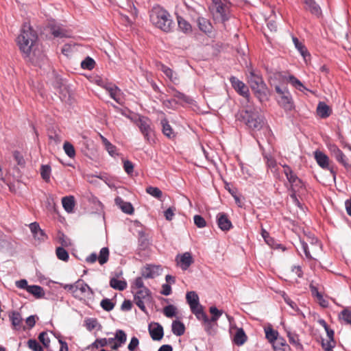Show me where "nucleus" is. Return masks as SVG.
I'll return each mask as SVG.
<instances>
[{"instance_id":"nucleus-1","label":"nucleus","mask_w":351,"mask_h":351,"mask_svg":"<svg viewBox=\"0 0 351 351\" xmlns=\"http://www.w3.org/2000/svg\"><path fill=\"white\" fill-rule=\"evenodd\" d=\"M149 20L153 25L164 32H170L174 27L169 12L160 5H154L149 10Z\"/></svg>"},{"instance_id":"nucleus-2","label":"nucleus","mask_w":351,"mask_h":351,"mask_svg":"<svg viewBox=\"0 0 351 351\" xmlns=\"http://www.w3.org/2000/svg\"><path fill=\"white\" fill-rule=\"evenodd\" d=\"M237 119L253 131L261 130L266 124L265 119L258 109L251 106L240 111L237 115Z\"/></svg>"},{"instance_id":"nucleus-3","label":"nucleus","mask_w":351,"mask_h":351,"mask_svg":"<svg viewBox=\"0 0 351 351\" xmlns=\"http://www.w3.org/2000/svg\"><path fill=\"white\" fill-rule=\"evenodd\" d=\"M38 40L36 32L29 25H24L17 37V44L25 58L29 56Z\"/></svg>"},{"instance_id":"nucleus-4","label":"nucleus","mask_w":351,"mask_h":351,"mask_svg":"<svg viewBox=\"0 0 351 351\" xmlns=\"http://www.w3.org/2000/svg\"><path fill=\"white\" fill-rule=\"evenodd\" d=\"M247 78L251 88L259 97H265L267 95L266 84L259 75L256 74L254 71L251 70Z\"/></svg>"},{"instance_id":"nucleus-5","label":"nucleus","mask_w":351,"mask_h":351,"mask_svg":"<svg viewBox=\"0 0 351 351\" xmlns=\"http://www.w3.org/2000/svg\"><path fill=\"white\" fill-rule=\"evenodd\" d=\"M137 125L146 141L149 143H154V130L151 126V121L145 117H140Z\"/></svg>"},{"instance_id":"nucleus-6","label":"nucleus","mask_w":351,"mask_h":351,"mask_svg":"<svg viewBox=\"0 0 351 351\" xmlns=\"http://www.w3.org/2000/svg\"><path fill=\"white\" fill-rule=\"evenodd\" d=\"M315 159L318 165L323 169H328L332 175L333 180L336 179V168L334 165H330L329 163V158L324 152L316 150L314 152Z\"/></svg>"},{"instance_id":"nucleus-7","label":"nucleus","mask_w":351,"mask_h":351,"mask_svg":"<svg viewBox=\"0 0 351 351\" xmlns=\"http://www.w3.org/2000/svg\"><path fill=\"white\" fill-rule=\"evenodd\" d=\"M276 93L280 95L279 104L285 110H291L293 108L292 97L287 88H282L278 86L275 87Z\"/></svg>"},{"instance_id":"nucleus-8","label":"nucleus","mask_w":351,"mask_h":351,"mask_svg":"<svg viewBox=\"0 0 351 351\" xmlns=\"http://www.w3.org/2000/svg\"><path fill=\"white\" fill-rule=\"evenodd\" d=\"M150 291L147 288L137 290L134 292V301L138 308L143 312H146L145 304L151 300Z\"/></svg>"},{"instance_id":"nucleus-9","label":"nucleus","mask_w":351,"mask_h":351,"mask_svg":"<svg viewBox=\"0 0 351 351\" xmlns=\"http://www.w3.org/2000/svg\"><path fill=\"white\" fill-rule=\"evenodd\" d=\"M215 10L222 21H226L229 18L230 2L228 0H218L215 1Z\"/></svg>"},{"instance_id":"nucleus-10","label":"nucleus","mask_w":351,"mask_h":351,"mask_svg":"<svg viewBox=\"0 0 351 351\" xmlns=\"http://www.w3.org/2000/svg\"><path fill=\"white\" fill-rule=\"evenodd\" d=\"M328 148L331 156L334 157L339 163L342 165L346 169L350 167L347 157L335 144H329Z\"/></svg>"},{"instance_id":"nucleus-11","label":"nucleus","mask_w":351,"mask_h":351,"mask_svg":"<svg viewBox=\"0 0 351 351\" xmlns=\"http://www.w3.org/2000/svg\"><path fill=\"white\" fill-rule=\"evenodd\" d=\"M230 83L234 90L241 96L248 99L250 97L249 89L247 86L241 80L236 77H231L230 79Z\"/></svg>"},{"instance_id":"nucleus-12","label":"nucleus","mask_w":351,"mask_h":351,"mask_svg":"<svg viewBox=\"0 0 351 351\" xmlns=\"http://www.w3.org/2000/svg\"><path fill=\"white\" fill-rule=\"evenodd\" d=\"M217 223L219 228L222 231L226 232L232 228V223L229 219L227 214L224 213H219L216 217Z\"/></svg>"},{"instance_id":"nucleus-13","label":"nucleus","mask_w":351,"mask_h":351,"mask_svg":"<svg viewBox=\"0 0 351 351\" xmlns=\"http://www.w3.org/2000/svg\"><path fill=\"white\" fill-rule=\"evenodd\" d=\"M176 261L182 270H186L193 263V259L190 252L178 254L176 256Z\"/></svg>"},{"instance_id":"nucleus-14","label":"nucleus","mask_w":351,"mask_h":351,"mask_svg":"<svg viewBox=\"0 0 351 351\" xmlns=\"http://www.w3.org/2000/svg\"><path fill=\"white\" fill-rule=\"evenodd\" d=\"M149 332L152 339L154 341L160 340L164 335L163 328L158 323H154L149 325Z\"/></svg>"},{"instance_id":"nucleus-15","label":"nucleus","mask_w":351,"mask_h":351,"mask_svg":"<svg viewBox=\"0 0 351 351\" xmlns=\"http://www.w3.org/2000/svg\"><path fill=\"white\" fill-rule=\"evenodd\" d=\"M162 269L159 265H148L142 270V276L145 278H154L158 276Z\"/></svg>"},{"instance_id":"nucleus-16","label":"nucleus","mask_w":351,"mask_h":351,"mask_svg":"<svg viewBox=\"0 0 351 351\" xmlns=\"http://www.w3.org/2000/svg\"><path fill=\"white\" fill-rule=\"evenodd\" d=\"M160 70L166 75V77L174 84L179 83V77L171 68L165 64L160 65Z\"/></svg>"},{"instance_id":"nucleus-17","label":"nucleus","mask_w":351,"mask_h":351,"mask_svg":"<svg viewBox=\"0 0 351 351\" xmlns=\"http://www.w3.org/2000/svg\"><path fill=\"white\" fill-rule=\"evenodd\" d=\"M304 3L306 5L305 9L311 14L317 16H319L322 14L321 8L315 0H304Z\"/></svg>"},{"instance_id":"nucleus-18","label":"nucleus","mask_w":351,"mask_h":351,"mask_svg":"<svg viewBox=\"0 0 351 351\" xmlns=\"http://www.w3.org/2000/svg\"><path fill=\"white\" fill-rule=\"evenodd\" d=\"M332 113V110L323 101L319 102L317 107V115L322 118L325 119L330 116Z\"/></svg>"},{"instance_id":"nucleus-19","label":"nucleus","mask_w":351,"mask_h":351,"mask_svg":"<svg viewBox=\"0 0 351 351\" xmlns=\"http://www.w3.org/2000/svg\"><path fill=\"white\" fill-rule=\"evenodd\" d=\"M115 202L125 213L130 215L133 213L134 208L131 203L124 202L120 197L115 198Z\"/></svg>"},{"instance_id":"nucleus-20","label":"nucleus","mask_w":351,"mask_h":351,"mask_svg":"<svg viewBox=\"0 0 351 351\" xmlns=\"http://www.w3.org/2000/svg\"><path fill=\"white\" fill-rule=\"evenodd\" d=\"M12 325L16 330H19L21 327L22 317L19 312L13 311L9 315Z\"/></svg>"},{"instance_id":"nucleus-21","label":"nucleus","mask_w":351,"mask_h":351,"mask_svg":"<svg viewBox=\"0 0 351 351\" xmlns=\"http://www.w3.org/2000/svg\"><path fill=\"white\" fill-rule=\"evenodd\" d=\"M77 291L84 295L90 296L93 294L92 289L85 283L82 280L79 279L77 280Z\"/></svg>"},{"instance_id":"nucleus-22","label":"nucleus","mask_w":351,"mask_h":351,"mask_svg":"<svg viewBox=\"0 0 351 351\" xmlns=\"http://www.w3.org/2000/svg\"><path fill=\"white\" fill-rule=\"evenodd\" d=\"M100 138L102 141L103 145L105 147V149L108 152V154L114 157L118 155L117 152V147L113 145L106 137L100 134Z\"/></svg>"},{"instance_id":"nucleus-23","label":"nucleus","mask_w":351,"mask_h":351,"mask_svg":"<svg viewBox=\"0 0 351 351\" xmlns=\"http://www.w3.org/2000/svg\"><path fill=\"white\" fill-rule=\"evenodd\" d=\"M197 25L199 29L206 33H210L212 30V25L208 20L203 17H199L197 19Z\"/></svg>"},{"instance_id":"nucleus-24","label":"nucleus","mask_w":351,"mask_h":351,"mask_svg":"<svg viewBox=\"0 0 351 351\" xmlns=\"http://www.w3.org/2000/svg\"><path fill=\"white\" fill-rule=\"evenodd\" d=\"M172 332L176 336H181L185 332L184 324L180 321L175 320L171 325Z\"/></svg>"},{"instance_id":"nucleus-25","label":"nucleus","mask_w":351,"mask_h":351,"mask_svg":"<svg viewBox=\"0 0 351 351\" xmlns=\"http://www.w3.org/2000/svg\"><path fill=\"white\" fill-rule=\"evenodd\" d=\"M62 206L64 210L71 213L73 211L75 206V199L73 196H66L62 199Z\"/></svg>"},{"instance_id":"nucleus-26","label":"nucleus","mask_w":351,"mask_h":351,"mask_svg":"<svg viewBox=\"0 0 351 351\" xmlns=\"http://www.w3.org/2000/svg\"><path fill=\"white\" fill-rule=\"evenodd\" d=\"M178 24L179 29L185 34H189L192 32V27L191 24L186 21L183 17L178 16Z\"/></svg>"},{"instance_id":"nucleus-27","label":"nucleus","mask_w":351,"mask_h":351,"mask_svg":"<svg viewBox=\"0 0 351 351\" xmlns=\"http://www.w3.org/2000/svg\"><path fill=\"white\" fill-rule=\"evenodd\" d=\"M284 168V173L287 177L290 184L293 182H298L299 178L296 176V174L292 171L291 167L287 165H282Z\"/></svg>"},{"instance_id":"nucleus-28","label":"nucleus","mask_w":351,"mask_h":351,"mask_svg":"<svg viewBox=\"0 0 351 351\" xmlns=\"http://www.w3.org/2000/svg\"><path fill=\"white\" fill-rule=\"evenodd\" d=\"M293 42L295 48L300 52V53L302 56L304 60H306V58L310 56L309 53L308 52L306 47L300 42V40L296 37H293Z\"/></svg>"},{"instance_id":"nucleus-29","label":"nucleus","mask_w":351,"mask_h":351,"mask_svg":"<svg viewBox=\"0 0 351 351\" xmlns=\"http://www.w3.org/2000/svg\"><path fill=\"white\" fill-rule=\"evenodd\" d=\"M110 286L114 289L123 291L127 288V282L125 280L111 278L110 280Z\"/></svg>"},{"instance_id":"nucleus-30","label":"nucleus","mask_w":351,"mask_h":351,"mask_svg":"<svg viewBox=\"0 0 351 351\" xmlns=\"http://www.w3.org/2000/svg\"><path fill=\"white\" fill-rule=\"evenodd\" d=\"M161 125L162 126V133L169 138H173L176 136L173 129L171 125L169 124L168 121L166 119H163L161 120Z\"/></svg>"},{"instance_id":"nucleus-31","label":"nucleus","mask_w":351,"mask_h":351,"mask_svg":"<svg viewBox=\"0 0 351 351\" xmlns=\"http://www.w3.org/2000/svg\"><path fill=\"white\" fill-rule=\"evenodd\" d=\"M247 341V336L243 328H238L234 337V342L237 346H242Z\"/></svg>"},{"instance_id":"nucleus-32","label":"nucleus","mask_w":351,"mask_h":351,"mask_svg":"<svg viewBox=\"0 0 351 351\" xmlns=\"http://www.w3.org/2000/svg\"><path fill=\"white\" fill-rule=\"evenodd\" d=\"M51 32L54 37L63 38L66 36L64 29L58 25H51Z\"/></svg>"},{"instance_id":"nucleus-33","label":"nucleus","mask_w":351,"mask_h":351,"mask_svg":"<svg viewBox=\"0 0 351 351\" xmlns=\"http://www.w3.org/2000/svg\"><path fill=\"white\" fill-rule=\"evenodd\" d=\"M27 291L37 298H40L45 295L43 287L38 285H30L27 287Z\"/></svg>"},{"instance_id":"nucleus-34","label":"nucleus","mask_w":351,"mask_h":351,"mask_svg":"<svg viewBox=\"0 0 351 351\" xmlns=\"http://www.w3.org/2000/svg\"><path fill=\"white\" fill-rule=\"evenodd\" d=\"M186 299L190 308H193V305L199 304V296L195 291L187 292Z\"/></svg>"},{"instance_id":"nucleus-35","label":"nucleus","mask_w":351,"mask_h":351,"mask_svg":"<svg viewBox=\"0 0 351 351\" xmlns=\"http://www.w3.org/2000/svg\"><path fill=\"white\" fill-rule=\"evenodd\" d=\"M201 320L204 322V329L206 332L209 335L213 334L215 332L216 327L217 326V324L210 321L207 315H206V318H203Z\"/></svg>"},{"instance_id":"nucleus-36","label":"nucleus","mask_w":351,"mask_h":351,"mask_svg":"<svg viewBox=\"0 0 351 351\" xmlns=\"http://www.w3.org/2000/svg\"><path fill=\"white\" fill-rule=\"evenodd\" d=\"M289 341L291 344L294 346L298 350H302L303 346L300 343L298 335L289 332L287 333Z\"/></svg>"},{"instance_id":"nucleus-37","label":"nucleus","mask_w":351,"mask_h":351,"mask_svg":"<svg viewBox=\"0 0 351 351\" xmlns=\"http://www.w3.org/2000/svg\"><path fill=\"white\" fill-rule=\"evenodd\" d=\"M209 312L212 315L210 318H208L210 321L217 323L219 317L223 315V311L219 310L216 306H212L209 308Z\"/></svg>"},{"instance_id":"nucleus-38","label":"nucleus","mask_w":351,"mask_h":351,"mask_svg":"<svg viewBox=\"0 0 351 351\" xmlns=\"http://www.w3.org/2000/svg\"><path fill=\"white\" fill-rule=\"evenodd\" d=\"M60 285L61 287H62L64 289L70 291L72 293L73 297L75 298H80V295L77 294V281L73 284H63L60 283Z\"/></svg>"},{"instance_id":"nucleus-39","label":"nucleus","mask_w":351,"mask_h":351,"mask_svg":"<svg viewBox=\"0 0 351 351\" xmlns=\"http://www.w3.org/2000/svg\"><path fill=\"white\" fill-rule=\"evenodd\" d=\"M191 312L196 316L197 319L201 320L203 318H206L207 315L203 311L202 306L199 304L193 305V308H191Z\"/></svg>"},{"instance_id":"nucleus-40","label":"nucleus","mask_w":351,"mask_h":351,"mask_svg":"<svg viewBox=\"0 0 351 351\" xmlns=\"http://www.w3.org/2000/svg\"><path fill=\"white\" fill-rule=\"evenodd\" d=\"M110 97L113 99L118 104H121V90L117 86H114L113 88L110 89L108 92Z\"/></svg>"},{"instance_id":"nucleus-41","label":"nucleus","mask_w":351,"mask_h":351,"mask_svg":"<svg viewBox=\"0 0 351 351\" xmlns=\"http://www.w3.org/2000/svg\"><path fill=\"white\" fill-rule=\"evenodd\" d=\"M56 254L59 260L68 261L69 255L68 252L63 247H58L56 250Z\"/></svg>"},{"instance_id":"nucleus-42","label":"nucleus","mask_w":351,"mask_h":351,"mask_svg":"<svg viewBox=\"0 0 351 351\" xmlns=\"http://www.w3.org/2000/svg\"><path fill=\"white\" fill-rule=\"evenodd\" d=\"M109 258V250L108 247H103L101 249L99 255L98 256V261L101 265L107 263Z\"/></svg>"},{"instance_id":"nucleus-43","label":"nucleus","mask_w":351,"mask_h":351,"mask_svg":"<svg viewBox=\"0 0 351 351\" xmlns=\"http://www.w3.org/2000/svg\"><path fill=\"white\" fill-rule=\"evenodd\" d=\"M288 81L291 84H292L295 88H296L300 91L306 90V88L304 87L302 83L293 75H289Z\"/></svg>"},{"instance_id":"nucleus-44","label":"nucleus","mask_w":351,"mask_h":351,"mask_svg":"<svg viewBox=\"0 0 351 351\" xmlns=\"http://www.w3.org/2000/svg\"><path fill=\"white\" fill-rule=\"evenodd\" d=\"M51 167L49 165H42L40 167V174L42 178L46 181L49 182L50 180V176H51Z\"/></svg>"},{"instance_id":"nucleus-45","label":"nucleus","mask_w":351,"mask_h":351,"mask_svg":"<svg viewBox=\"0 0 351 351\" xmlns=\"http://www.w3.org/2000/svg\"><path fill=\"white\" fill-rule=\"evenodd\" d=\"M168 92L174 97L180 100L186 101L187 97L182 93L176 90L173 86H169Z\"/></svg>"},{"instance_id":"nucleus-46","label":"nucleus","mask_w":351,"mask_h":351,"mask_svg":"<svg viewBox=\"0 0 351 351\" xmlns=\"http://www.w3.org/2000/svg\"><path fill=\"white\" fill-rule=\"evenodd\" d=\"M63 149L65 154L71 158H73L75 156V151L73 145L69 142H65L63 145Z\"/></svg>"},{"instance_id":"nucleus-47","label":"nucleus","mask_w":351,"mask_h":351,"mask_svg":"<svg viewBox=\"0 0 351 351\" xmlns=\"http://www.w3.org/2000/svg\"><path fill=\"white\" fill-rule=\"evenodd\" d=\"M177 308L173 304H169L164 307L163 313L164 315L169 318H171L176 315Z\"/></svg>"},{"instance_id":"nucleus-48","label":"nucleus","mask_w":351,"mask_h":351,"mask_svg":"<svg viewBox=\"0 0 351 351\" xmlns=\"http://www.w3.org/2000/svg\"><path fill=\"white\" fill-rule=\"evenodd\" d=\"M265 336L269 342L274 343L278 336V332L271 328H268L265 329Z\"/></svg>"},{"instance_id":"nucleus-49","label":"nucleus","mask_w":351,"mask_h":351,"mask_svg":"<svg viewBox=\"0 0 351 351\" xmlns=\"http://www.w3.org/2000/svg\"><path fill=\"white\" fill-rule=\"evenodd\" d=\"M146 192L149 194L150 195L157 198L160 199L162 195V191L158 189V187L154 186H148L146 189Z\"/></svg>"},{"instance_id":"nucleus-50","label":"nucleus","mask_w":351,"mask_h":351,"mask_svg":"<svg viewBox=\"0 0 351 351\" xmlns=\"http://www.w3.org/2000/svg\"><path fill=\"white\" fill-rule=\"evenodd\" d=\"M95 64V60L90 57H86L82 62L81 66L84 69L92 70Z\"/></svg>"},{"instance_id":"nucleus-51","label":"nucleus","mask_w":351,"mask_h":351,"mask_svg":"<svg viewBox=\"0 0 351 351\" xmlns=\"http://www.w3.org/2000/svg\"><path fill=\"white\" fill-rule=\"evenodd\" d=\"M100 305L106 311H110L114 307V304L108 298L103 299L100 302Z\"/></svg>"},{"instance_id":"nucleus-52","label":"nucleus","mask_w":351,"mask_h":351,"mask_svg":"<svg viewBox=\"0 0 351 351\" xmlns=\"http://www.w3.org/2000/svg\"><path fill=\"white\" fill-rule=\"evenodd\" d=\"M27 346L29 348L33 351H43V347L36 339H29L27 341Z\"/></svg>"},{"instance_id":"nucleus-53","label":"nucleus","mask_w":351,"mask_h":351,"mask_svg":"<svg viewBox=\"0 0 351 351\" xmlns=\"http://www.w3.org/2000/svg\"><path fill=\"white\" fill-rule=\"evenodd\" d=\"M57 239L58 241L61 244L62 247H69L71 245L70 239L63 233H59Z\"/></svg>"},{"instance_id":"nucleus-54","label":"nucleus","mask_w":351,"mask_h":351,"mask_svg":"<svg viewBox=\"0 0 351 351\" xmlns=\"http://www.w3.org/2000/svg\"><path fill=\"white\" fill-rule=\"evenodd\" d=\"M304 188V183L299 178L298 182H295L291 184L289 191L291 193H299L302 189Z\"/></svg>"},{"instance_id":"nucleus-55","label":"nucleus","mask_w":351,"mask_h":351,"mask_svg":"<svg viewBox=\"0 0 351 351\" xmlns=\"http://www.w3.org/2000/svg\"><path fill=\"white\" fill-rule=\"evenodd\" d=\"M339 317L346 324H351V311L348 309L343 310L339 315Z\"/></svg>"},{"instance_id":"nucleus-56","label":"nucleus","mask_w":351,"mask_h":351,"mask_svg":"<svg viewBox=\"0 0 351 351\" xmlns=\"http://www.w3.org/2000/svg\"><path fill=\"white\" fill-rule=\"evenodd\" d=\"M114 339L121 344L125 343L127 340V336L125 332L122 330H117L115 333Z\"/></svg>"},{"instance_id":"nucleus-57","label":"nucleus","mask_w":351,"mask_h":351,"mask_svg":"<svg viewBox=\"0 0 351 351\" xmlns=\"http://www.w3.org/2000/svg\"><path fill=\"white\" fill-rule=\"evenodd\" d=\"M194 223L199 228H202L206 226V220L199 215H196L193 217Z\"/></svg>"},{"instance_id":"nucleus-58","label":"nucleus","mask_w":351,"mask_h":351,"mask_svg":"<svg viewBox=\"0 0 351 351\" xmlns=\"http://www.w3.org/2000/svg\"><path fill=\"white\" fill-rule=\"evenodd\" d=\"M335 346L334 340L328 339L327 341L322 340V346L325 351H332V348Z\"/></svg>"},{"instance_id":"nucleus-59","label":"nucleus","mask_w":351,"mask_h":351,"mask_svg":"<svg viewBox=\"0 0 351 351\" xmlns=\"http://www.w3.org/2000/svg\"><path fill=\"white\" fill-rule=\"evenodd\" d=\"M300 243L301 245V248L304 252L306 258H308V260L314 259L309 252L308 244L304 241H300Z\"/></svg>"},{"instance_id":"nucleus-60","label":"nucleus","mask_w":351,"mask_h":351,"mask_svg":"<svg viewBox=\"0 0 351 351\" xmlns=\"http://www.w3.org/2000/svg\"><path fill=\"white\" fill-rule=\"evenodd\" d=\"M38 339L45 347L49 346L50 339L48 337L47 333L46 332H40L38 336Z\"/></svg>"},{"instance_id":"nucleus-61","label":"nucleus","mask_w":351,"mask_h":351,"mask_svg":"<svg viewBox=\"0 0 351 351\" xmlns=\"http://www.w3.org/2000/svg\"><path fill=\"white\" fill-rule=\"evenodd\" d=\"M13 156L19 165H25V161L24 160V158L19 151H14L13 153Z\"/></svg>"},{"instance_id":"nucleus-62","label":"nucleus","mask_w":351,"mask_h":351,"mask_svg":"<svg viewBox=\"0 0 351 351\" xmlns=\"http://www.w3.org/2000/svg\"><path fill=\"white\" fill-rule=\"evenodd\" d=\"M123 169L128 174L131 175L134 171V165L130 160H124L123 161Z\"/></svg>"},{"instance_id":"nucleus-63","label":"nucleus","mask_w":351,"mask_h":351,"mask_svg":"<svg viewBox=\"0 0 351 351\" xmlns=\"http://www.w3.org/2000/svg\"><path fill=\"white\" fill-rule=\"evenodd\" d=\"M108 345V340L106 338L97 339L95 342L92 343L93 348H98L99 347H104Z\"/></svg>"},{"instance_id":"nucleus-64","label":"nucleus","mask_w":351,"mask_h":351,"mask_svg":"<svg viewBox=\"0 0 351 351\" xmlns=\"http://www.w3.org/2000/svg\"><path fill=\"white\" fill-rule=\"evenodd\" d=\"M85 324H86V328L89 331H91L96 327V326L97 324V322L95 319H87L85 320Z\"/></svg>"}]
</instances>
